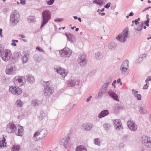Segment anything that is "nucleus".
I'll return each instance as SVG.
<instances>
[{"label": "nucleus", "mask_w": 151, "mask_h": 151, "mask_svg": "<svg viewBox=\"0 0 151 151\" xmlns=\"http://www.w3.org/2000/svg\"><path fill=\"white\" fill-rule=\"evenodd\" d=\"M50 82L49 81H44L42 83V85L44 87V94L46 96L50 95L53 93L54 90L50 86Z\"/></svg>", "instance_id": "1"}, {"label": "nucleus", "mask_w": 151, "mask_h": 151, "mask_svg": "<svg viewBox=\"0 0 151 151\" xmlns=\"http://www.w3.org/2000/svg\"><path fill=\"white\" fill-rule=\"evenodd\" d=\"M43 21L41 26L42 27L50 19L51 16L50 12L48 10L43 11L42 13Z\"/></svg>", "instance_id": "2"}, {"label": "nucleus", "mask_w": 151, "mask_h": 151, "mask_svg": "<svg viewBox=\"0 0 151 151\" xmlns=\"http://www.w3.org/2000/svg\"><path fill=\"white\" fill-rule=\"evenodd\" d=\"M13 82L16 86H21L25 83L26 80L23 76H16L13 80Z\"/></svg>", "instance_id": "3"}, {"label": "nucleus", "mask_w": 151, "mask_h": 151, "mask_svg": "<svg viewBox=\"0 0 151 151\" xmlns=\"http://www.w3.org/2000/svg\"><path fill=\"white\" fill-rule=\"evenodd\" d=\"M72 53V50L68 47H65L59 51V55L62 57L68 58Z\"/></svg>", "instance_id": "4"}, {"label": "nucleus", "mask_w": 151, "mask_h": 151, "mask_svg": "<svg viewBox=\"0 0 151 151\" xmlns=\"http://www.w3.org/2000/svg\"><path fill=\"white\" fill-rule=\"evenodd\" d=\"M78 61L81 66H85L88 62V60L86 55L82 54L80 55L78 59Z\"/></svg>", "instance_id": "5"}, {"label": "nucleus", "mask_w": 151, "mask_h": 151, "mask_svg": "<svg viewBox=\"0 0 151 151\" xmlns=\"http://www.w3.org/2000/svg\"><path fill=\"white\" fill-rule=\"evenodd\" d=\"M12 53L10 50H4L1 55L2 59L5 61H7L9 60L11 56Z\"/></svg>", "instance_id": "6"}, {"label": "nucleus", "mask_w": 151, "mask_h": 151, "mask_svg": "<svg viewBox=\"0 0 151 151\" xmlns=\"http://www.w3.org/2000/svg\"><path fill=\"white\" fill-rule=\"evenodd\" d=\"M16 67L14 65L9 64L7 66L5 71L7 74L12 75L16 73Z\"/></svg>", "instance_id": "7"}, {"label": "nucleus", "mask_w": 151, "mask_h": 151, "mask_svg": "<svg viewBox=\"0 0 151 151\" xmlns=\"http://www.w3.org/2000/svg\"><path fill=\"white\" fill-rule=\"evenodd\" d=\"M9 90L12 94L16 95H19L22 93L21 89L16 86H12L10 87Z\"/></svg>", "instance_id": "8"}, {"label": "nucleus", "mask_w": 151, "mask_h": 151, "mask_svg": "<svg viewBox=\"0 0 151 151\" xmlns=\"http://www.w3.org/2000/svg\"><path fill=\"white\" fill-rule=\"evenodd\" d=\"M141 140L145 146L151 148V138L144 136L141 137Z\"/></svg>", "instance_id": "9"}, {"label": "nucleus", "mask_w": 151, "mask_h": 151, "mask_svg": "<svg viewBox=\"0 0 151 151\" xmlns=\"http://www.w3.org/2000/svg\"><path fill=\"white\" fill-rule=\"evenodd\" d=\"M54 69L56 72L60 75L63 78H65L67 76L68 73L67 70L60 67L55 66L54 67Z\"/></svg>", "instance_id": "10"}, {"label": "nucleus", "mask_w": 151, "mask_h": 151, "mask_svg": "<svg viewBox=\"0 0 151 151\" xmlns=\"http://www.w3.org/2000/svg\"><path fill=\"white\" fill-rule=\"evenodd\" d=\"M19 19V15L17 11H13L10 16L11 20L14 23L18 22Z\"/></svg>", "instance_id": "11"}, {"label": "nucleus", "mask_w": 151, "mask_h": 151, "mask_svg": "<svg viewBox=\"0 0 151 151\" xmlns=\"http://www.w3.org/2000/svg\"><path fill=\"white\" fill-rule=\"evenodd\" d=\"M16 126L12 122H10L7 125L6 130L9 133H13L16 129Z\"/></svg>", "instance_id": "12"}, {"label": "nucleus", "mask_w": 151, "mask_h": 151, "mask_svg": "<svg viewBox=\"0 0 151 151\" xmlns=\"http://www.w3.org/2000/svg\"><path fill=\"white\" fill-rule=\"evenodd\" d=\"M127 124L128 127L131 130L134 131L137 130V125L133 121H129L127 122Z\"/></svg>", "instance_id": "13"}, {"label": "nucleus", "mask_w": 151, "mask_h": 151, "mask_svg": "<svg viewBox=\"0 0 151 151\" xmlns=\"http://www.w3.org/2000/svg\"><path fill=\"white\" fill-rule=\"evenodd\" d=\"M114 127L116 130L119 131L122 129V126L120 119H116L113 121Z\"/></svg>", "instance_id": "14"}, {"label": "nucleus", "mask_w": 151, "mask_h": 151, "mask_svg": "<svg viewBox=\"0 0 151 151\" xmlns=\"http://www.w3.org/2000/svg\"><path fill=\"white\" fill-rule=\"evenodd\" d=\"M93 127V124L91 123L82 124L81 126V128L84 131H89L91 130Z\"/></svg>", "instance_id": "15"}, {"label": "nucleus", "mask_w": 151, "mask_h": 151, "mask_svg": "<svg viewBox=\"0 0 151 151\" xmlns=\"http://www.w3.org/2000/svg\"><path fill=\"white\" fill-rule=\"evenodd\" d=\"M79 81L78 80H69L67 83L68 86L72 87L75 86L76 85H78Z\"/></svg>", "instance_id": "16"}, {"label": "nucleus", "mask_w": 151, "mask_h": 151, "mask_svg": "<svg viewBox=\"0 0 151 151\" xmlns=\"http://www.w3.org/2000/svg\"><path fill=\"white\" fill-rule=\"evenodd\" d=\"M107 93L109 96L115 100L119 101V100L117 95L114 92L111 91H108Z\"/></svg>", "instance_id": "17"}, {"label": "nucleus", "mask_w": 151, "mask_h": 151, "mask_svg": "<svg viewBox=\"0 0 151 151\" xmlns=\"http://www.w3.org/2000/svg\"><path fill=\"white\" fill-rule=\"evenodd\" d=\"M23 133V128L21 126H18V129L16 130L15 134L16 135L22 136Z\"/></svg>", "instance_id": "18"}, {"label": "nucleus", "mask_w": 151, "mask_h": 151, "mask_svg": "<svg viewBox=\"0 0 151 151\" xmlns=\"http://www.w3.org/2000/svg\"><path fill=\"white\" fill-rule=\"evenodd\" d=\"M47 133V130L45 129H42L40 132V136L39 139H38L37 140H39L40 139H42L45 137Z\"/></svg>", "instance_id": "19"}, {"label": "nucleus", "mask_w": 151, "mask_h": 151, "mask_svg": "<svg viewBox=\"0 0 151 151\" xmlns=\"http://www.w3.org/2000/svg\"><path fill=\"white\" fill-rule=\"evenodd\" d=\"M69 137H65L63 138L61 141L60 144L63 145L65 147H66L67 144L68 143L69 139H70Z\"/></svg>", "instance_id": "20"}, {"label": "nucleus", "mask_w": 151, "mask_h": 151, "mask_svg": "<svg viewBox=\"0 0 151 151\" xmlns=\"http://www.w3.org/2000/svg\"><path fill=\"white\" fill-rule=\"evenodd\" d=\"M111 81L112 80L111 78H108L103 85L102 88L105 89L106 91L107 87L110 84Z\"/></svg>", "instance_id": "21"}, {"label": "nucleus", "mask_w": 151, "mask_h": 151, "mask_svg": "<svg viewBox=\"0 0 151 151\" xmlns=\"http://www.w3.org/2000/svg\"><path fill=\"white\" fill-rule=\"evenodd\" d=\"M109 114V112L108 110H104L102 111L99 114L98 117L99 118L104 117Z\"/></svg>", "instance_id": "22"}, {"label": "nucleus", "mask_w": 151, "mask_h": 151, "mask_svg": "<svg viewBox=\"0 0 151 151\" xmlns=\"http://www.w3.org/2000/svg\"><path fill=\"white\" fill-rule=\"evenodd\" d=\"M47 117V114L45 112L42 111L38 116V118L40 120H42L45 118Z\"/></svg>", "instance_id": "23"}, {"label": "nucleus", "mask_w": 151, "mask_h": 151, "mask_svg": "<svg viewBox=\"0 0 151 151\" xmlns=\"http://www.w3.org/2000/svg\"><path fill=\"white\" fill-rule=\"evenodd\" d=\"M29 55L27 53L24 54L22 57V61L23 63H26L29 58Z\"/></svg>", "instance_id": "24"}, {"label": "nucleus", "mask_w": 151, "mask_h": 151, "mask_svg": "<svg viewBox=\"0 0 151 151\" xmlns=\"http://www.w3.org/2000/svg\"><path fill=\"white\" fill-rule=\"evenodd\" d=\"M109 48L111 50H114L117 49V46L114 42L110 43L108 46Z\"/></svg>", "instance_id": "25"}, {"label": "nucleus", "mask_w": 151, "mask_h": 151, "mask_svg": "<svg viewBox=\"0 0 151 151\" xmlns=\"http://www.w3.org/2000/svg\"><path fill=\"white\" fill-rule=\"evenodd\" d=\"M106 91L103 88H101L99 91L98 93V97L99 98H101L103 95L104 94Z\"/></svg>", "instance_id": "26"}, {"label": "nucleus", "mask_w": 151, "mask_h": 151, "mask_svg": "<svg viewBox=\"0 0 151 151\" xmlns=\"http://www.w3.org/2000/svg\"><path fill=\"white\" fill-rule=\"evenodd\" d=\"M32 104L33 106H37L41 104V102L36 99H34L32 101Z\"/></svg>", "instance_id": "27"}, {"label": "nucleus", "mask_w": 151, "mask_h": 151, "mask_svg": "<svg viewBox=\"0 0 151 151\" xmlns=\"http://www.w3.org/2000/svg\"><path fill=\"white\" fill-rule=\"evenodd\" d=\"M128 68H124V67H120V70L121 73L124 75H127L128 73V72L127 71Z\"/></svg>", "instance_id": "28"}, {"label": "nucleus", "mask_w": 151, "mask_h": 151, "mask_svg": "<svg viewBox=\"0 0 151 151\" xmlns=\"http://www.w3.org/2000/svg\"><path fill=\"white\" fill-rule=\"evenodd\" d=\"M27 80L29 82L31 83H32L35 81L34 78L32 75H28L27 76Z\"/></svg>", "instance_id": "29"}, {"label": "nucleus", "mask_w": 151, "mask_h": 151, "mask_svg": "<svg viewBox=\"0 0 151 151\" xmlns=\"http://www.w3.org/2000/svg\"><path fill=\"white\" fill-rule=\"evenodd\" d=\"M129 61L127 60H124L122 63L121 66V67H124V68H128L129 67Z\"/></svg>", "instance_id": "30"}, {"label": "nucleus", "mask_w": 151, "mask_h": 151, "mask_svg": "<svg viewBox=\"0 0 151 151\" xmlns=\"http://www.w3.org/2000/svg\"><path fill=\"white\" fill-rule=\"evenodd\" d=\"M76 151H86V149L83 146L80 145L78 146L76 150Z\"/></svg>", "instance_id": "31"}, {"label": "nucleus", "mask_w": 151, "mask_h": 151, "mask_svg": "<svg viewBox=\"0 0 151 151\" xmlns=\"http://www.w3.org/2000/svg\"><path fill=\"white\" fill-rule=\"evenodd\" d=\"M41 58L38 54H35L34 56V60L36 62H39L41 60Z\"/></svg>", "instance_id": "32"}, {"label": "nucleus", "mask_w": 151, "mask_h": 151, "mask_svg": "<svg viewBox=\"0 0 151 151\" xmlns=\"http://www.w3.org/2000/svg\"><path fill=\"white\" fill-rule=\"evenodd\" d=\"M147 55V54H146V53L144 54H142V55H140L138 59L139 61H137V63H139L141 61H142V59L145 58Z\"/></svg>", "instance_id": "33"}, {"label": "nucleus", "mask_w": 151, "mask_h": 151, "mask_svg": "<svg viewBox=\"0 0 151 151\" xmlns=\"http://www.w3.org/2000/svg\"><path fill=\"white\" fill-rule=\"evenodd\" d=\"M15 104L17 107H21L22 106V102L21 100L19 99L17 100Z\"/></svg>", "instance_id": "34"}, {"label": "nucleus", "mask_w": 151, "mask_h": 151, "mask_svg": "<svg viewBox=\"0 0 151 151\" xmlns=\"http://www.w3.org/2000/svg\"><path fill=\"white\" fill-rule=\"evenodd\" d=\"M139 111L142 114H145L147 112V111L142 107H140L139 109Z\"/></svg>", "instance_id": "35"}, {"label": "nucleus", "mask_w": 151, "mask_h": 151, "mask_svg": "<svg viewBox=\"0 0 151 151\" xmlns=\"http://www.w3.org/2000/svg\"><path fill=\"white\" fill-rule=\"evenodd\" d=\"M95 58L97 59H99L102 57V55L101 53L100 52H97L95 54Z\"/></svg>", "instance_id": "36"}, {"label": "nucleus", "mask_w": 151, "mask_h": 151, "mask_svg": "<svg viewBox=\"0 0 151 151\" xmlns=\"http://www.w3.org/2000/svg\"><path fill=\"white\" fill-rule=\"evenodd\" d=\"M5 140L4 139V137H3V139L2 140H0V147H4L6 146V143L5 142Z\"/></svg>", "instance_id": "37"}, {"label": "nucleus", "mask_w": 151, "mask_h": 151, "mask_svg": "<svg viewBox=\"0 0 151 151\" xmlns=\"http://www.w3.org/2000/svg\"><path fill=\"white\" fill-rule=\"evenodd\" d=\"M20 146L19 145H14L12 148V151H19L20 150Z\"/></svg>", "instance_id": "38"}, {"label": "nucleus", "mask_w": 151, "mask_h": 151, "mask_svg": "<svg viewBox=\"0 0 151 151\" xmlns=\"http://www.w3.org/2000/svg\"><path fill=\"white\" fill-rule=\"evenodd\" d=\"M132 94L135 97L139 94L138 93V91H136L133 89L132 90Z\"/></svg>", "instance_id": "39"}, {"label": "nucleus", "mask_w": 151, "mask_h": 151, "mask_svg": "<svg viewBox=\"0 0 151 151\" xmlns=\"http://www.w3.org/2000/svg\"><path fill=\"white\" fill-rule=\"evenodd\" d=\"M117 40L121 43H124L126 41V38H116Z\"/></svg>", "instance_id": "40"}, {"label": "nucleus", "mask_w": 151, "mask_h": 151, "mask_svg": "<svg viewBox=\"0 0 151 151\" xmlns=\"http://www.w3.org/2000/svg\"><path fill=\"white\" fill-rule=\"evenodd\" d=\"M94 143L95 145L100 146V142L98 138L95 139H94Z\"/></svg>", "instance_id": "41"}, {"label": "nucleus", "mask_w": 151, "mask_h": 151, "mask_svg": "<svg viewBox=\"0 0 151 151\" xmlns=\"http://www.w3.org/2000/svg\"><path fill=\"white\" fill-rule=\"evenodd\" d=\"M28 20L30 22H34L35 20V18L33 16H29L28 18Z\"/></svg>", "instance_id": "42"}, {"label": "nucleus", "mask_w": 151, "mask_h": 151, "mask_svg": "<svg viewBox=\"0 0 151 151\" xmlns=\"http://www.w3.org/2000/svg\"><path fill=\"white\" fill-rule=\"evenodd\" d=\"M55 0H46L47 3L49 5L52 4L54 2Z\"/></svg>", "instance_id": "43"}, {"label": "nucleus", "mask_w": 151, "mask_h": 151, "mask_svg": "<svg viewBox=\"0 0 151 151\" xmlns=\"http://www.w3.org/2000/svg\"><path fill=\"white\" fill-rule=\"evenodd\" d=\"M123 32L124 33V38H126L128 35V30L127 29H125L123 30Z\"/></svg>", "instance_id": "44"}, {"label": "nucleus", "mask_w": 151, "mask_h": 151, "mask_svg": "<svg viewBox=\"0 0 151 151\" xmlns=\"http://www.w3.org/2000/svg\"><path fill=\"white\" fill-rule=\"evenodd\" d=\"M65 35L67 38H70L72 36V35L69 32H67L65 33Z\"/></svg>", "instance_id": "45"}, {"label": "nucleus", "mask_w": 151, "mask_h": 151, "mask_svg": "<svg viewBox=\"0 0 151 151\" xmlns=\"http://www.w3.org/2000/svg\"><path fill=\"white\" fill-rule=\"evenodd\" d=\"M4 50V48L2 47L1 44H0V56H1L2 53Z\"/></svg>", "instance_id": "46"}, {"label": "nucleus", "mask_w": 151, "mask_h": 151, "mask_svg": "<svg viewBox=\"0 0 151 151\" xmlns=\"http://www.w3.org/2000/svg\"><path fill=\"white\" fill-rule=\"evenodd\" d=\"M149 86V83H146L145 84L143 87V90H146L147 89Z\"/></svg>", "instance_id": "47"}, {"label": "nucleus", "mask_w": 151, "mask_h": 151, "mask_svg": "<svg viewBox=\"0 0 151 151\" xmlns=\"http://www.w3.org/2000/svg\"><path fill=\"white\" fill-rule=\"evenodd\" d=\"M150 81H151V77L148 76L145 80V83H149L148 82Z\"/></svg>", "instance_id": "48"}, {"label": "nucleus", "mask_w": 151, "mask_h": 151, "mask_svg": "<svg viewBox=\"0 0 151 151\" xmlns=\"http://www.w3.org/2000/svg\"><path fill=\"white\" fill-rule=\"evenodd\" d=\"M136 99H137L138 100L140 101V100H141V99H142L141 95L139 94L138 95V96H136Z\"/></svg>", "instance_id": "49"}, {"label": "nucleus", "mask_w": 151, "mask_h": 151, "mask_svg": "<svg viewBox=\"0 0 151 151\" xmlns=\"http://www.w3.org/2000/svg\"><path fill=\"white\" fill-rule=\"evenodd\" d=\"M149 18H148L147 19V20L145 22V24L146 25V26L148 27L149 25Z\"/></svg>", "instance_id": "50"}, {"label": "nucleus", "mask_w": 151, "mask_h": 151, "mask_svg": "<svg viewBox=\"0 0 151 151\" xmlns=\"http://www.w3.org/2000/svg\"><path fill=\"white\" fill-rule=\"evenodd\" d=\"M40 135V132H37L35 133L33 136V137H36Z\"/></svg>", "instance_id": "51"}, {"label": "nucleus", "mask_w": 151, "mask_h": 151, "mask_svg": "<svg viewBox=\"0 0 151 151\" xmlns=\"http://www.w3.org/2000/svg\"><path fill=\"white\" fill-rule=\"evenodd\" d=\"M104 127L106 129H108L110 126L107 123H105L103 125Z\"/></svg>", "instance_id": "52"}, {"label": "nucleus", "mask_w": 151, "mask_h": 151, "mask_svg": "<svg viewBox=\"0 0 151 151\" xmlns=\"http://www.w3.org/2000/svg\"><path fill=\"white\" fill-rule=\"evenodd\" d=\"M36 49L37 50H39V51L42 52H44V50L39 47H37L36 48Z\"/></svg>", "instance_id": "53"}, {"label": "nucleus", "mask_w": 151, "mask_h": 151, "mask_svg": "<svg viewBox=\"0 0 151 151\" xmlns=\"http://www.w3.org/2000/svg\"><path fill=\"white\" fill-rule=\"evenodd\" d=\"M93 3H96L97 4H98L99 5H101L102 4L101 3H100L99 1V0H94Z\"/></svg>", "instance_id": "54"}, {"label": "nucleus", "mask_w": 151, "mask_h": 151, "mask_svg": "<svg viewBox=\"0 0 151 151\" xmlns=\"http://www.w3.org/2000/svg\"><path fill=\"white\" fill-rule=\"evenodd\" d=\"M63 20V19L62 18H59V19H55V22H61V21H62Z\"/></svg>", "instance_id": "55"}, {"label": "nucleus", "mask_w": 151, "mask_h": 151, "mask_svg": "<svg viewBox=\"0 0 151 151\" xmlns=\"http://www.w3.org/2000/svg\"><path fill=\"white\" fill-rule=\"evenodd\" d=\"M110 3H108L106 5L104 6V7L106 8H108L110 6Z\"/></svg>", "instance_id": "56"}, {"label": "nucleus", "mask_w": 151, "mask_h": 151, "mask_svg": "<svg viewBox=\"0 0 151 151\" xmlns=\"http://www.w3.org/2000/svg\"><path fill=\"white\" fill-rule=\"evenodd\" d=\"M134 22H135V24L136 25L137 24H138L139 23V22L137 21V20L135 19L134 21H132V22L133 23Z\"/></svg>", "instance_id": "57"}, {"label": "nucleus", "mask_w": 151, "mask_h": 151, "mask_svg": "<svg viewBox=\"0 0 151 151\" xmlns=\"http://www.w3.org/2000/svg\"><path fill=\"white\" fill-rule=\"evenodd\" d=\"M20 3L23 5L25 3V0H20Z\"/></svg>", "instance_id": "58"}, {"label": "nucleus", "mask_w": 151, "mask_h": 151, "mask_svg": "<svg viewBox=\"0 0 151 151\" xmlns=\"http://www.w3.org/2000/svg\"><path fill=\"white\" fill-rule=\"evenodd\" d=\"M124 147V144H121L119 145V147L121 149L123 148Z\"/></svg>", "instance_id": "59"}, {"label": "nucleus", "mask_w": 151, "mask_h": 151, "mask_svg": "<svg viewBox=\"0 0 151 151\" xmlns=\"http://www.w3.org/2000/svg\"><path fill=\"white\" fill-rule=\"evenodd\" d=\"M116 80H114V81L113 83L112 84V86H113L114 88H115L116 87V86L115 85V83H116Z\"/></svg>", "instance_id": "60"}, {"label": "nucleus", "mask_w": 151, "mask_h": 151, "mask_svg": "<svg viewBox=\"0 0 151 151\" xmlns=\"http://www.w3.org/2000/svg\"><path fill=\"white\" fill-rule=\"evenodd\" d=\"M2 30L1 29H0V37H2Z\"/></svg>", "instance_id": "61"}, {"label": "nucleus", "mask_w": 151, "mask_h": 151, "mask_svg": "<svg viewBox=\"0 0 151 151\" xmlns=\"http://www.w3.org/2000/svg\"><path fill=\"white\" fill-rule=\"evenodd\" d=\"M11 45L13 46H16V44L15 43V42L13 41H12Z\"/></svg>", "instance_id": "62"}, {"label": "nucleus", "mask_w": 151, "mask_h": 151, "mask_svg": "<svg viewBox=\"0 0 151 151\" xmlns=\"http://www.w3.org/2000/svg\"><path fill=\"white\" fill-rule=\"evenodd\" d=\"M68 40L70 42H72L73 41V39H74V38H67Z\"/></svg>", "instance_id": "63"}, {"label": "nucleus", "mask_w": 151, "mask_h": 151, "mask_svg": "<svg viewBox=\"0 0 151 151\" xmlns=\"http://www.w3.org/2000/svg\"><path fill=\"white\" fill-rule=\"evenodd\" d=\"M32 151H38V150L36 148H35L33 149Z\"/></svg>", "instance_id": "64"}]
</instances>
